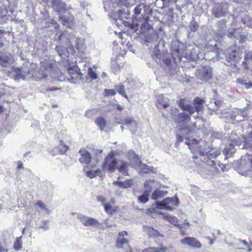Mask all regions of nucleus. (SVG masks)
I'll return each instance as SVG.
<instances>
[{"label":"nucleus","mask_w":252,"mask_h":252,"mask_svg":"<svg viewBox=\"0 0 252 252\" xmlns=\"http://www.w3.org/2000/svg\"><path fill=\"white\" fill-rule=\"evenodd\" d=\"M116 247L118 249H123L127 250L128 248V241L123 237H118Z\"/></svg>","instance_id":"nucleus-23"},{"label":"nucleus","mask_w":252,"mask_h":252,"mask_svg":"<svg viewBox=\"0 0 252 252\" xmlns=\"http://www.w3.org/2000/svg\"><path fill=\"white\" fill-rule=\"evenodd\" d=\"M174 119L175 122L179 124H186L190 120L189 116L185 112L178 114Z\"/></svg>","instance_id":"nucleus-20"},{"label":"nucleus","mask_w":252,"mask_h":252,"mask_svg":"<svg viewBox=\"0 0 252 252\" xmlns=\"http://www.w3.org/2000/svg\"><path fill=\"white\" fill-rule=\"evenodd\" d=\"M235 149L234 148L232 145H229L226 147L223 151V154L225 156L224 159L226 160L229 158L231 155L235 153Z\"/></svg>","instance_id":"nucleus-35"},{"label":"nucleus","mask_w":252,"mask_h":252,"mask_svg":"<svg viewBox=\"0 0 252 252\" xmlns=\"http://www.w3.org/2000/svg\"><path fill=\"white\" fill-rule=\"evenodd\" d=\"M52 6L59 14L64 13L69 8V7L61 0H52Z\"/></svg>","instance_id":"nucleus-13"},{"label":"nucleus","mask_w":252,"mask_h":252,"mask_svg":"<svg viewBox=\"0 0 252 252\" xmlns=\"http://www.w3.org/2000/svg\"><path fill=\"white\" fill-rule=\"evenodd\" d=\"M77 218L85 226H96L99 225L97 219L86 216L82 214H78Z\"/></svg>","instance_id":"nucleus-11"},{"label":"nucleus","mask_w":252,"mask_h":252,"mask_svg":"<svg viewBox=\"0 0 252 252\" xmlns=\"http://www.w3.org/2000/svg\"><path fill=\"white\" fill-rule=\"evenodd\" d=\"M237 170L242 175H247L252 169V159L248 156L242 157L240 160L237 161Z\"/></svg>","instance_id":"nucleus-3"},{"label":"nucleus","mask_w":252,"mask_h":252,"mask_svg":"<svg viewBox=\"0 0 252 252\" xmlns=\"http://www.w3.org/2000/svg\"><path fill=\"white\" fill-rule=\"evenodd\" d=\"M185 143L189 146V149L191 151H195L196 154H198L200 156L204 157L205 158V154L207 153L206 149V143L203 141H201L199 142L196 139H191V143L190 141L189 140L185 142Z\"/></svg>","instance_id":"nucleus-4"},{"label":"nucleus","mask_w":252,"mask_h":252,"mask_svg":"<svg viewBox=\"0 0 252 252\" xmlns=\"http://www.w3.org/2000/svg\"><path fill=\"white\" fill-rule=\"evenodd\" d=\"M245 63L247 64L251 65L252 63V54L251 53H248L245 56Z\"/></svg>","instance_id":"nucleus-47"},{"label":"nucleus","mask_w":252,"mask_h":252,"mask_svg":"<svg viewBox=\"0 0 252 252\" xmlns=\"http://www.w3.org/2000/svg\"><path fill=\"white\" fill-rule=\"evenodd\" d=\"M154 183V180H149L145 181L144 183V188H145L146 190L145 191L144 194L138 197V200L139 202L145 203L148 201V196L152 190V188L150 186V184Z\"/></svg>","instance_id":"nucleus-12"},{"label":"nucleus","mask_w":252,"mask_h":252,"mask_svg":"<svg viewBox=\"0 0 252 252\" xmlns=\"http://www.w3.org/2000/svg\"><path fill=\"white\" fill-rule=\"evenodd\" d=\"M104 93L106 96H113L116 94V91L113 89H105Z\"/></svg>","instance_id":"nucleus-49"},{"label":"nucleus","mask_w":252,"mask_h":252,"mask_svg":"<svg viewBox=\"0 0 252 252\" xmlns=\"http://www.w3.org/2000/svg\"><path fill=\"white\" fill-rule=\"evenodd\" d=\"M142 252H158V250L155 248H148L144 249Z\"/></svg>","instance_id":"nucleus-58"},{"label":"nucleus","mask_w":252,"mask_h":252,"mask_svg":"<svg viewBox=\"0 0 252 252\" xmlns=\"http://www.w3.org/2000/svg\"><path fill=\"white\" fill-rule=\"evenodd\" d=\"M66 78L71 83L79 84L84 82L83 74L81 73L80 69L77 66H73L68 68Z\"/></svg>","instance_id":"nucleus-5"},{"label":"nucleus","mask_w":252,"mask_h":252,"mask_svg":"<svg viewBox=\"0 0 252 252\" xmlns=\"http://www.w3.org/2000/svg\"><path fill=\"white\" fill-rule=\"evenodd\" d=\"M8 249L6 245L4 242L0 241V252H7Z\"/></svg>","instance_id":"nucleus-50"},{"label":"nucleus","mask_w":252,"mask_h":252,"mask_svg":"<svg viewBox=\"0 0 252 252\" xmlns=\"http://www.w3.org/2000/svg\"><path fill=\"white\" fill-rule=\"evenodd\" d=\"M47 77V75L45 72H43L41 74H39V76L37 77L36 79V81H42L46 79Z\"/></svg>","instance_id":"nucleus-53"},{"label":"nucleus","mask_w":252,"mask_h":252,"mask_svg":"<svg viewBox=\"0 0 252 252\" xmlns=\"http://www.w3.org/2000/svg\"><path fill=\"white\" fill-rule=\"evenodd\" d=\"M115 89L117 91V92L121 95L125 97L128 100V96L126 94L125 87L124 85L123 84H117L115 85Z\"/></svg>","instance_id":"nucleus-36"},{"label":"nucleus","mask_w":252,"mask_h":252,"mask_svg":"<svg viewBox=\"0 0 252 252\" xmlns=\"http://www.w3.org/2000/svg\"><path fill=\"white\" fill-rule=\"evenodd\" d=\"M243 86H244L246 89H249L252 87V83L251 81L247 80Z\"/></svg>","instance_id":"nucleus-59"},{"label":"nucleus","mask_w":252,"mask_h":252,"mask_svg":"<svg viewBox=\"0 0 252 252\" xmlns=\"http://www.w3.org/2000/svg\"><path fill=\"white\" fill-rule=\"evenodd\" d=\"M79 153L81 156L79 158V161L82 164H87L90 162L92 159L91 154L85 148L81 149L79 151Z\"/></svg>","instance_id":"nucleus-17"},{"label":"nucleus","mask_w":252,"mask_h":252,"mask_svg":"<svg viewBox=\"0 0 252 252\" xmlns=\"http://www.w3.org/2000/svg\"><path fill=\"white\" fill-rule=\"evenodd\" d=\"M129 158L132 161L133 160L134 165H138L140 168V171L143 173H150L153 172V168H149L148 165L146 164H141L139 165L140 163L137 156L136 155L135 153L133 151H131L128 153Z\"/></svg>","instance_id":"nucleus-10"},{"label":"nucleus","mask_w":252,"mask_h":252,"mask_svg":"<svg viewBox=\"0 0 252 252\" xmlns=\"http://www.w3.org/2000/svg\"><path fill=\"white\" fill-rule=\"evenodd\" d=\"M179 133L184 135V138L186 139V142L189 140L190 141L191 143V140L189 139V137L191 136L192 130H191L189 127L187 126L185 127L181 128L178 130Z\"/></svg>","instance_id":"nucleus-26"},{"label":"nucleus","mask_w":252,"mask_h":252,"mask_svg":"<svg viewBox=\"0 0 252 252\" xmlns=\"http://www.w3.org/2000/svg\"><path fill=\"white\" fill-rule=\"evenodd\" d=\"M197 77L204 82H209L212 77V70L209 66H201L196 72Z\"/></svg>","instance_id":"nucleus-7"},{"label":"nucleus","mask_w":252,"mask_h":252,"mask_svg":"<svg viewBox=\"0 0 252 252\" xmlns=\"http://www.w3.org/2000/svg\"><path fill=\"white\" fill-rule=\"evenodd\" d=\"M239 29H235L233 28L229 29L227 35L229 38H238V34L239 33Z\"/></svg>","instance_id":"nucleus-39"},{"label":"nucleus","mask_w":252,"mask_h":252,"mask_svg":"<svg viewBox=\"0 0 252 252\" xmlns=\"http://www.w3.org/2000/svg\"><path fill=\"white\" fill-rule=\"evenodd\" d=\"M244 111L242 109L237 110V113L238 114L237 116H233L232 114H230L229 112L223 111L221 113V115L220 116L221 118H226V120L228 119V117L229 116H231L232 119L236 120L237 121H242L243 119H240V117H242L243 118H244L246 113L244 114Z\"/></svg>","instance_id":"nucleus-16"},{"label":"nucleus","mask_w":252,"mask_h":252,"mask_svg":"<svg viewBox=\"0 0 252 252\" xmlns=\"http://www.w3.org/2000/svg\"><path fill=\"white\" fill-rule=\"evenodd\" d=\"M68 148V146L64 144L62 140L60 141V143L59 145V150L61 154L65 153Z\"/></svg>","instance_id":"nucleus-45"},{"label":"nucleus","mask_w":252,"mask_h":252,"mask_svg":"<svg viewBox=\"0 0 252 252\" xmlns=\"http://www.w3.org/2000/svg\"><path fill=\"white\" fill-rule=\"evenodd\" d=\"M54 39L61 43H65L70 49H73L75 47L78 51H80L84 48V39L69 33L67 31L58 32L54 36Z\"/></svg>","instance_id":"nucleus-2"},{"label":"nucleus","mask_w":252,"mask_h":252,"mask_svg":"<svg viewBox=\"0 0 252 252\" xmlns=\"http://www.w3.org/2000/svg\"><path fill=\"white\" fill-rule=\"evenodd\" d=\"M128 235V233H127V231H121V232L119 233V237H123V238H124V237L125 236H126V235Z\"/></svg>","instance_id":"nucleus-64"},{"label":"nucleus","mask_w":252,"mask_h":252,"mask_svg":"<svg viewBox=\"0 0 252 252\" xmlns=\"http://www.w3.org/2000/svg\"><path fill=\"white\" fill-rule=\"evenodd\" d=\"M163 98H164L163 94L158 96V104L163 106L164 108H166L169 106V100L167 98H165L162 101H159V99L161 100Z\"/></svg>","instance_id":"nucleus-42"},{"label":"nucleus","mask_w":252,"mask_h":252,"mask_svg":"<svg viewBox=\"0 0 252 252\" xmlns=\"http://www.w3.org/2000/svg\"><path fill=\"white\" fill-rule=\"evenodd\" d=\"M198 28V25L193 19L189 23V29L190 32H194L197 30Z\"/></svg>","instance_id":"nucleus-46"},{"label":"nucleus","mask_w":252,"mask_h":252,"mask_svg":"<svg viewBox=\"0 0 252 252\" xmlns=\"http://www.w3.org/2000/svg\"><path fill=\"white\" fill-rule=\"evenodd\" d=\"M125 125L127 126L131 132H134L136 128V124L134 120L131 117L125 120Z\"/></svg>","instance_id":"nucleus-32"},{"label":"nucleus","mask_w":252,"mask_h":252,"mask_svg":"<svg viewBox=\"0 0 252 252\" xmlns=\"http://www.w3.org/2000/svg\"><path fill=\"white\" fill-rule=\"evenodd\" d=\"M50 23L52 25V27H54V29L56 30L59 28V25L53 19H50Z\"/></svg>","instance_id":"nucleus-57"},{"label":"nucleus","mask_w":252,"mask_h":252,"mask_svg":"<svg viewBox=\"0 0 252 252\" xmlns=\"http://www.w3.org/2000/svg\"><path fill=\"white\" fill-rule=\"evenodd\" d=\"M56 51L59 55L63 59H64L66 56L67 52L65 48L61 45H57L55 48Z\"/></svg>","instance_id":"nucleus-37"},{"label":"nucleus","mask_w":252,"mask_h":252,"mask_svg":"<svg viewBox=\"0 0 252 252\" xmlns=\"http://www.w3.org/2000/svg\"><path fill=\"white\" fill-rule=\"evenodd\" d=\"M158 215H161L163 219H165L166 220L168 221L171 224L176 226L178 227L179 220L173 216H170L166 214H164L161 212L158 211Z\"/></svg>","instance_id":"nucleus-22"},{"label":"nucleus","mask_w":252,"mask_h":252,"mask_svg":"<svg viewBox=\"0 0 252 252\" xmlns=\"http://www.w3.org/2000/svg\"><path fill=\"white\" fill-rule=\"evenodd\" d=\"M246 81L247 80L243 78H238L236 80V83L242 86H243V85L244 84Z\"/></svg>","instance_id":"nucleus-62"},{"label":"nucleus","mask_w":252,"mask_h":252,"mask_svg":"<svg viewBox=\"0 0 252 252\" xmlns=\"http://www.w3.org/2000/svg\"><path fill=\"white\" fill-rule=\"evenodd\" d=\"M179 204L178 198L174 199L172 197H167L162 201H158V209H165L172 211L174 206H177Z\"/></svg>","instance_id":"nucleus-9"},{"label":"nucleus","mask_w":252,"mask_h":252,"mask_svg":"<svg viewBox=\"0 0 252 252\" xmlns=\"http://www.w3.org/2000/svg\"><path fill=\"white\" fill-rule=\"evenodd\" d=\"M163 62L166 64L167 67H170L171 60L169 58H165L162 60Z\"/></svg>","instance_id":"nucleus-55"},{"label":"nucleus","mask_w":252,"mask_h":252,"mask_svg":"<svg viewBox=\"0 0 252 252\" xmlns=\"http://www.w3.org/2000/svg\"><path fill=\"white\" fill-rule=\"evenodd\" d=\"M220 154V151L217 149H211L205 154V158L209 159H216Z\"/></svg>","instance_id":"nucleus-25"},{"label":"nucleus","mask_w":252,"mask_h":252,"mask_svg":"<svg viewBox=\"0 0 252 252\" xmlns=\"http://www.w3.org/2000/svg\"><path fill=\"white\" fill-rule=\"evenodd\" d=\"M88 74L90 77L93 79H95L97 77V74L91 68L88 69Z\"/></svg>","instance_id":"nucleus-48"},{"label":"nucleus","mask_w":252,"mask_h":252,"mask_svg":"<svg viewBox=\"0 0 252 252\" xmlns=\"http://www.w3.org/2000/svg\"><path fill=\"white\" fill-rule=\"evenodd\" d=\"M93 154L95 155L96 156H98L99 155H101L102 153V150L99 149L93 148L92 150Z\"/></svg>","instance_id":"nucleus-52"},{"label":"nucleus","mask_w":252,"mask_h":252,"mask_svg":"<svg viewBox=\"0 0 252 252\" xmlns=\"http://www.w3.org/2000/svg\"><path fill=\"white\" fill-rule=\"evenodd\" d=\"M96 125L100 128V130L102 131L106 126V120L102 117H98L95 120Z\"/></svg>","instance_id":"nucleus-33"},{"label":"nucleus","mask_w":252,"mask_h":252,"mask_svg":"<svg viewBox=\"0 0 252 252\" xmlns=\"http://www.w3.org/2000/svg\"><path fill=\"white\" fill-rule=\"evenodd\" d=\"M48 224H49V220H43L42 221L40 228L44 229V230H46L48 228Z\"/></svg>","instance_id":"nucleus-51"},{"label":"nucleus","mask_w":252,"mask_h":252,"mask_svg":"<svg viewBox=\"0 0 252 252\" xmlns=\"http://www.w3.org/2000/svg\"><path fill=\"white\" fill-rule=\"evenodd\" d=\"M181 242L186 244L187 246L194 248H200L201 244L200 242L193 237H187L181 240Z\"/></svg>","instance_id":"nucleus-15"},{"label":"nucleus","mask_w":252,"mask_h":252,"mask_svg":"<svg viewBox=\"0 0 252 252\" xmlns=\"http://www.w3.org/2000/svg\"><path fill=\"white\" fill-rule=\"evenodd\" d=\"M152 15L148 16L140 26V32L145 34L143 44L147 47L148 53L150 56L148 62L149 67L154 68L158 64V32L153 27Z\"/></svg>","instance_id":"nucleus-1"},{"label":"nucleus","mask_w":252,"mask_h":252,"mask_svg":"<svg viewBox=\"0 0 252 252\" xmlns=\"http://www.w3.org/2000/svg\"><path fill=\"white\" fill-rule=\"evenodd\" d=\"M13 62V58L11 54L7 55L0 56V65L7 67L10 65Z\"/></svg>","instance_id":"nucleus-19"},{"label":"nucleus","mask_w":252,"mask_h":252,"mask_svg":"<svg viewBox=\"0 0 252 252\" xmlns=\"http://www.w3.org/2000/svg\"><path fill=\"white\" fill-rule=\"evenodd\" d=\"M60 91V89L56 87L49 88L46 89V92H59Z\"/></svg>","instance_id":"nucleus-63"},{"label":"nucleus","mask_w":252,"mask_h":252,"mask_svg":"<svg viewBox=\"0 0 252 252\" xmlns=\"http://www.w3.org/2000/svg\"><path fill=\"white\" fill-rule=\"evenodd\" d=\"M103 205L104 210L106 212H107V213H111V212L112 206L110 205L107 204V203H103Z\"/></svg>","instance_id":"nucleus-56"},{"label":"nucleus","mask_w":252,"mask_h":252,"mask_svg":"<svg viewBox=\"0 0 252 252\" xmlns=\"http://www.w3.org/2000/svg\"><path fill=\"white\" fill-rule=\"evenodd\" d=\"M178 106L184 111L189 112V114H192L194 113V108L191 105L186 103L184 99H180L177 101Z\"/></svg>","instance_id":"nucleus-21"},{"label":"nucleus","mask_w":252,"mask_h":252,"mask_svg":"<svg viewBox=\"0 0 252 252\" xmlns=\"http://www.w3.org/2000/svg\"><path fill=\"white\" fill-rule=\"evenodd\" d=\"M180 134H181L179 133V132H178L176 135L177 142H181L183 141V138H184V135H183L182 134L180 135Z\"/></svg>","instance_id":"nucleus-60"},{"label":"nucleus","mask_w":252,"mask_h":252,"mask_svg":"<svg viewBox=\"0 0 252 252\" xmlns=\"http://www.w3.org/2000/svg\"><path fill=\"white\" fill-rule=\"evenodd\" d=\"M143 231L148 234L150 237L155 238L158 236V231L153 227L143 226Z\"/></svg>","instance_id":"nucleus-29"},{"label":"nucleus","mask_w":252,"mask_h":252,"mask_svg":"<svg viewBox=\"0 0 252 252\" xmlns=\"http://www.w3.org/2000/svg\"><path fill=\"white\" fill-rule=\"evenodd\" d=\"M118 163V162L114 158L113 152H111L105 158L102 165V169L104 172L108 171L111 173L113 172L117 168Z\"/></svg>","instance_id":"nucleus-6"},{"label":"nucleus","mask_w":252,"mask_h":252,"mask_svg":"<svg viewBox=\"0 0 252 252\" xmlns=\"http://www.w3.org/2000/svg\"><path fill=\"white\" fill-rule=\"evenodd\" d=\"M22 236L18 237L14 242L13 247L16 251L20 250L22 248V242L21 241Z\"/></svg>","instance_id":"nucleus-41"},{"label":"nucleus","mask_w":252,"mask_h":252,"mask_svg":"<svg viewBox=\"0 0 252 252\" xmlns=\"http://www.w3.org/2000/svg\"><path fill=\"white\" fill-rule=\"evenodd\" d=\"M226 12V4L223 3H215L212 13L215 17L219 18L225 15Z\"/></svg>","instance_id":"nucleus-14"},{"label":"nucleus","mask_w":252,"mask_h":252,"mask_svg":"<svg viewBox=\"0 0 252 252\" xmlns=\"http://www.w3.org/2000/svg\"><path fill=\"white\" fill-rule=\"evenodd\" d=\"M205 101L204 99L198 97H196L193 99V106L194 112L195 111L198 114L204 109V104Z\"/></svg>","instance_id":"nucleus-18"},{"label":"nucleus","mask_w":252,"mask_h":252,"mask_svg":"<svg viewBox=\"0 0 252 252\" xmlns=\"http://www.w3.org/2000/svg\"><path fill=\"white\" fill-rule=\"evenodd\" d=\"M189 223L188 222H185L182 224H179L178 228L180 230V232L183 236L186 235V230L189 228Z\"/></svg>","instance_id":"nucleus-40"},{"label":"nucleus","mask_w":252,"mask_h":252,"mask_svg":"<svg viewBox=\"0 0 252 252\" xmlns=\"http://www.w3.org/2000/svg\"><path fill=\"white\" fill-rule=\"evenodd\" d=\"M152 198L154 200H156L158 199V189H156L154 191L153 193L152 194Z\"/></svg>","instance_id":"nucleus-61"},{"label":"nucleus","mask_w":252,"mask_h":252,"mask_svg":"<svg viewBox=\"0 0 252 252\" xmlns=\"http://www.w3.org/2000/svg\"><path fill=\"white\" fill-rule=\"evenodd\" d=\"M17 169L18 170L25 169L24 167H23V163L22 162V161H18L17 162ZM25 170L28 171L29 173L31 172V170L30 169H28L27 168H26Z\"/></svg>","instance_id":"nucleus-54"},{"label":"nucleus","mask_w":252,"mask_h":252,"mask_svg":"<svg viewBox=\"0 0 252 252\" xmlns=\"http://www.w3.org/2000/svg\"><path fill=\"white\" fill-rule=\"evenodd\" d=\"M30 70L29 69H26L25 70L23 67L22 68V70L21 71L20 77L23 80H27L29 78V75H30Z\"/></svg>","instance_id":"nucleus-43"},{"label":"nucleus","mask_w":252,"mask_h":252,"mask_svg":"<svg viewBox=\"0 0 252 252\" xmlns=\"http://www.w3.org/2000/svg\"><path fill=\"white\" fill-rule=\"evenodd\" d=\"M227 61H234L236 62L241 59L240 55L236 50H233L230 52L226 56Z\"/></svg>","instance_id":"nucleus-27"},{"label":"nucleus","mask_w":252,"mask_h":252,"mask_svg":"<svg viewBox=\"0 0 252 252\" xmlns=\"http://www.w3.org/2000/svg\"><path fill=\"white\" fill-rule=\"evenodd\" d=\"M133 12L135 15L141 14V16L144 17V19L142 23L144 22V20L147 18L148 16L152 15V20H153L155 16H153V13L152 10L149 9V7L146 6L144 4H140L136 6L134 8Z\"/></svg>","instance_id":"nucleus-8"},{"label":"nucleus","mask_w":252,"mask_h":252,"mask_svg":"<svg viewBox=\"0 0 252 252\" xmlns=\"http://www.w3.org/2000/svg\"><path fill=\"white\" fill-rule=\"evenodd\" d=\"M120 164L118 166H117V168L119 172L121 173L123 175H127V166L128 163L123 160H120L118 162Z\"/></svg>","instance_id":"nucleus-28"},{"label":"nucleus","mask_w":252,"mask_h":252,"mask_svg":"<svg viewBox=\"0 0 252 252\" xmlns=\"http://www.w3.org/2000/svg\"><path fill=\"white\" fill-rule=\"evenodd\" d=\"M34 207L36 209V210L38 211V208H39L40 209L42 210H47L46 205L42 201L40 200H38L37 201V202L34 204Z\"/></svg>","instance_id":"nucleus-44"},{"label":"nucleus","mask_w":252,"mask_h":252,"mask_svg":"<svg viewBox=\"0 0 252 252\" xmlns=\"http://www.w3.org/2000/svg\"><path fill=\"white\" fill-rule=\"evenodd\" d=\"M132 184L133 182L131 180H127L123 182L116 181L113 183V185L117 186L118 187L124 189H126L131 187Z\"/></svg>","instance_id":"nucleus-24"},{"label":"nucleus","mask_w":252,"mask_h":252,"mask_svg":"<svg viewBox=\"0 0 252 252\" xmlns=\"http://www.w3.org/2000/svg\"><path fill=\"white\" fill-rule=\"evenodd\" d=\"M86 175L90 178H93L96 176H98L101 178H102L104 176V174L103 173L102 170L99 169L96 170L89 171L86 172Z\"/></svg>","instance_id":"nucleus-30"},{"label":"nucleus","mask_w":252,"mask_h":252,"mask_svg":"<svg viewBox=\"0 0 252 252\" xmlns=\"http://www.w3.org/2000/svg\"><path fill=\"white\" fill-rule=\"evenodd\" d=\"M167 188H168L167 186L162 185L158 183V198L163 197L167 195L168 191L162 189Z\"/></svg>","instance_id":"nucleus-38"},{"label":"nucleus","mask_w":252,"mask_h":252,"mask_svg":"<svg viewBox=\"0 0 252 252\" xmlns=\"http://www.w3.org/2000/svg\"><path fill=\"white\" fill-rule=\"evenodd\" d=\"M147 213L151 215L153 218H155L158 213V201H156L152 206L147 209Z\"/></svg>","instance_id":"nucleus-34"},{"label":"nucleus","mask_w":252,"mask_h":252,"mask_svg":"<svg viewBox=\"0 0 252 252\" xmlns=\"http://www.w3.org/2000/svg\"><path fill=\"white\" fill-rule=\"evenodd\" d=\"M241 149L252 150V131L249 133L248 137L245 139V143L242 145Z\"/></svg>","instance_id":"nucleus-31"}]
</instances>
